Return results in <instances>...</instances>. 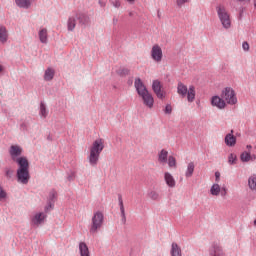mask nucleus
Here are the masks:
<instances>
[{"mask_svg": "<svg viewBox=\"0 0 256 256\" xmlns=\"http://www.w3.org/2000/svg\"><path fill=\"white\" fill-rule=\"evenodd\" d=\"M55 77V70L53 68H47L44 73V81H53Z\"/></svg>", "mask_w": 256, "mask_h": 256, "instance_id": "obj_24", "label": "nucleus"}, {"mask_svg": "<svg viewBox=\"0 0 256 256\" xmlns=\"http://www.w3.org/2000/svg\"><path fill=\"white\" fill-rule=\"evenodd\" d=\"M164 181H165L166 185H168V187H170L171 189H173L175 187V185H177L175 178L169 172L164 173Z\"/></svg>", "mask_w": 256, "mask_h": 256, "instance_id": "obj_16", "label": "nucleus"}, {"mask_svg": "<svg viewBox=\"0 0 256 256\" xmlns=\"http://www.w3.org/2000/svg\"><path fill=\"white\" fill-rule=\"evenodd\" d=\"M129 17H133V12H130V13H129Z\"/></svg>", "mask_w": 256, "mask_h": 256, "instance_id": "obj_54", "label": "nucleus"}, {"mask_svg": "<svg viewBox=\"0 0 256 256\" xmlns=\"http://www.w3.org/2000/svg\"><path fill=\"white\" fill-rule=\"evenodd\" d=\"M5 177H7V179H11V177H13V170L7 168L5 171Z\"/></svg>", "mask_w": 256, "mask_h": 256, "instance_id": "obj_40", "label": "nucleus"}, {"mask_svg": "<svg viewBox=\"0 0 256 256\" xmlns=\"http://www.w3.org/2000/svg\"><path fill=\"white\" fill-rule=\"evenodd\" d=\"M38 36H39L40 43L47 44L48 34H47L46 28L41 29L38 33Z\"/></svg>", "mask_w": 256, "mask_h": 256, "instance_id": "obj_26", "label": "nucleus"}, {"mask_svg": "<svg viewBox=\"0 0 256 256\" xmlns=\"http://www.w3.org/2000/svg\"><path fill=\"white\" fill-rule=\"evenodd\" d=\"M221 97L228 105H237V96L235 90L231 87H226L222 90Z\"/></svg>", "mask_w": 256, "mask_h": 256, "instance_id": "obj_6", "label": "nucleus"}, {"mask_svg": "<svg viewBox=\"0 0 256 256\" xmlns=\"http://www.w3.org/2000/svg\"><path fill=\"white\" fill-rule=\"evenodd\" d=\"M169 157V151L162 149L159 153H158V161L159 163H161L162 165H165V163H167V158Z\"/></svg>", "mask_w": 256, "mask_h": 256, "instance_id": "obj_22", "label": "nucleus"}, {"mask_svg": "<svg viewBox=\"0 0 256 256\" xmlns=\"http://www.w3.org/2000/svg\"><path fill=\"white\" fill-rule=\"evenodd\" d=\"M39 115L42 116L44 119L47 118V115H49V111H47V106H45V103H40V112Z\"/></svg>", "mask_w": 256, "mask_h": 256, "instance_id": "obj_30", "label": "nucleus"}, {"mask_svg": "<svg viewBox=\"0 0 256 256\" xmlns=\"http://www.w3.org/2000/svg\"><path fill=\"white\" fill-rule=\"evenodd\" d=\"M252 148H253V146H251V145L246 146V149H252Z\"/></svg>", "mask_w": 256, "mask_h": 256, "instance_id": "obj_52", "label": "nucleus"}, {"mask_svg": "<svg viewBox=\"0 0 256 256\" xmlns=\"http://www.w3.org/2000/svg\"><path fill=\"white\" fill-rule=\"evenodd\" d=\"M168 166L169 167H177V160L173 156L168 157Z\"/></svg>", "mask_w": 256, "mask_h": 256, "instance_id": "obj_34", "label": "nucleus"}, {"mask_svg": "<svg viewBox=\"0 0 256 256\" xmlns=\"http://www.w3.org/2000/svg\"><path fill=\"white\" fill-rule=\"evenodd\" d=\"M75 27H77V16H70L67 21V29L68 31H75Z\"/></svg>", "mask_w": 256, "mask_h": 256, "instance_id": "obj_20", "label": "nucleus"}, {"mask_svg": "<svg viewBox=\"0 0 256 256\" xmlns=\"http://www.w3.org/2000/svg\"><path fill=\"white\" fill-rule=\"evenodd\" d=\"M98 3L100 5V7H105V5H106V3L104 1H101V0H99Z\"/></svg>", "mask_w": 256, "mask_h": 256, "instance_id": "obj_47", "label": "nucleus"}, {"mask_svg": "<svg viewBox=\"0 0 256 256\" xmlns=\"http://www.w3.org/2000/svg\"><path fill=\"white\" fill-rule=\"evenodd\" d=\"M134 87L139 97H141L143 105H145V107H148V109H153V105H155V98H153V94L149 92L147 86H145L141 78L135 79Z\"/></svg>", "mask_w": 256, "mask_h": 256, "instance_id": "obj_2", "label": "nucleus"}, {"mask_svg": "<svg viewBox=\"0 0 256 256\" xmlns=\"http://www.w3.org/2000/svg\"><path fill=\"white\" fill-rule=\"evenodd\" d=\"M209 256H225V252L223 251V247L217 242L212 243L209 248Z\"/></svg>", "mask_w": 256, "mask_h": 256, "instance_id": "obj_10", "label": "nucleus"}, {"mask_svg": "<svg viewBox=\"0 0 256 256\" xmlns=\"http://www.w3.org/2000/svg\"><path fill=\"white\" fill-rule=\"evenodd\" d=\"M189 0H176L177 7L181 8L185 3H187Z\"/></svg>", "mask_w": 256, "mask_h": 256, "instance_id": "obj_41", "label": "nucleus"}, {"mask_svg": "<svg viewBox=\"0 0 256 256\" xmlns=\"http://www.w3.org/2000/svg\"><path fill=\"white\" fill-rule=\"evenodd\" d=\"M79 253H80V256H91V252L89 251V246H87V243L85 242L79 243Z\"/></svg>", "mask_w": 256, "mask_h": 256, "instance_id": "obj_19", "label": "nucleus"}, {"mask_svg": "<svg viewBox=\"0 0 256 256\" xmlns=\"http://www.w3.org/2000/svg\"><path fill=\"white\" fill-rule=\"evenodd\" d=\"M148 197L150 199H152V201H159L160 197H159V193L157 191H150L148 193Z\"/></svg>", "mask_w": 256, "mask_h": 256, "instance_id": "obj_31", "label": "nucleus"}, {"mask_svg": "<svg viewBox=\"0 0 256 256\" xmlns=\"http://www.w3.org/2000/svg\"><path fill=\"white\" fill-rule=\"evenodd\" d=\"M27 127V122H23L22 124H20L21 131H27Z\"/></svg>", "mask_w": 256, "mask_h": 256, "instance_id": "obj_45", "label": "nucleus"}, {"mask_svg": "<svg viewBox=\"0 0 256 256\" xmlns=\"http://www.w3.org/2000/svg\"><path fill=\"white\" fill-rule=\"evenodd\" d=\"M228 163H229V165H236L237 164V155L231 153L228 156Z\"/></svg>", "mask_w": 256, "mask_h": 256, "instance_id": "obj_33", "label": "nucleus"}, {"mask_svg": "<svg viewBox=\"0 0 256 256\" xmlns=\"http://www.w3.org/2000/svg\"><path fill=\"white\" fill-rule=\"evenodd\" d=\"M170 255L171 256H183V253L181 251V247H179V244H177L175 242L172 243Z\"/></svg>", "mask_w": 256, "mask_h": 256, "instance_id": "obj_21", "label": "nucleus"}, {"mask_svg": "<svg viewBox=\"0 0 256 256\" xmlns=\"http://www.w3.org/2000/svg\"><path fill=\"white\" fill-rule=\"evenodd\" d=\"M242 49L243 51H249V43L247 41L242 43Z\"/></svg>", "mask_w": 256, "mask_h": 256, "instance_id": "obj_43", "label": "nucleus"}, {"mask_svg": "<svg viewBox=\"0 0 256 256\" xmlns=\"http://www.w3.org/2000/svg\"><path fill=\"white\" fill-rule=\"evenodd\" d=\"M127 3H129L130 5H133L135 3V0H126Z\"/></svg>", "mask_w": 256, "mask_h": 256, "instance_id": "obj_49", "label": "nucleus"}, {"mask_svg": "<svg viewBox=\"0 0 256 256\" xmlns=\"http://www.w3.org/2000/svg\"><path fill=\"white\" fill-rule=\"evenodd\" d=\"M164 113L165 115H171V113H173V107L171 106V104H167L165 106Z\"/></svg>", "mask_w": 256, "mask_h": 256, "instance_id": "obj_36", "label": "nucleus"}, {"mask_svg": "<svg viewBox=\"0 0 256 256\" xmlns=\"http://www.w3.org/2000/svg\"><path fill=\"white\" fill-rule=\"evenodd\" d=\"M210 193L215 197L219 196L221 193V186H219V184H213L210 188Z\"/></svg>", "mask_w": 256, "mask_h": 256, "instance_id": "obj_29", "label": "nucleus"}, {"mask_svg": "<svg viewBox=\"0 0 256 256\" xmlns=\"http://www.w3.org/2000/svg\"><path fill=\"white\" fill-rule=\"evenodd\" d=\"M110 3L116 9H119V7H121V1H119V0H110Z\"/></svg>", "mask_w": 256, "mask_h": 256, "instance_id": "obj_38", "label": "nucleus"}, {"mask_svg": "<svg viewBox=\"0 0 256 256\" xmlns=\"http://www.w3.org/2000/svg\"><path fill=\"white\" fill-rule=\"evenodd\" d=\"M216 181L219 182V179H221V173L215 172Z\"/></svg>", "mask_w": 256, "mask_h": 256, "instance_id": "obj_46", "label": "nucleus"}, {"mask_svg": "<svg viewBox=\"0 0 256 256\" xmlns=\"http://www.w3.org/2000/svg\"><path fill=\"white\" fill-rule=\"evenodd\" d=\"M193 173H195V163L194 162H189L187 165V169L185 172V177H193Z\"/></svg>", "mask_w": 256, "mask_h": 256, "instance_id": "obj_27", "label": "nucleus"}, {"mask_svg": "<svg viewBox=\"0 0 256 256\" xmlns=\"http://www.w3.org/2000/svg\"><path fill=\"white\" fill-rule=\"evenodd\" d=\"M3 71V65H0V73Z\"/></svg>", "mask_w": 256, "mask_h": 256, "instance_id": "obj_53", "label": "nucleus"}, {"mask_svg": "<svg viewBox=\"0 0 256 256\" xmlns=\"http://www.w3.org/2000/svg\"><path fill=\"white\" fill-rule=\"evenodd\" d=\"M216 13L222 27L224 29H231V15H229V12H227V8H225L223 5H218L216 7Z\"/></svg>", "mask_w": 256, "mask_h": 256, "instance_id": "obj_5", "label": "nucleus"}, {"mask_svg": "<svg viewBox=\"0 0 256 256\" xmlns=\"http://www.w3.org/2000/svg\"><path fill=\"white\" fill-rule=\"evenodd\" d=\"M187 95V100L189 103H193V101H195V86H189L188 88V92L186 93Z\"/></svg>", "mask_w": 256, "mask_h": 256, "instance_id": "obj_25", "label": "nucleus"}, {"mask_svg": "<svg viewBox=\"0 0 256 256\" xmlns=\"http://www.w3.org/2000/svg\"><path fill=\"white\" fill-rule=\"evenodd\" d=\"M161 89H163V86L161 85V81L154 80L152 82V91L155 93L158 99H165V94Z\"/></svg>", "mask_w": 256, "mask_h": 256, "instance_id": "obj_9", "label": "nucleus"}, {"mask_svg": "<svg viewBox=\"0 0 256 256\" xmlns=\"http://www.w3.org/2000/svg\"><path fill=\"white\" fill-rule=\"evenodd\" d=\"M151 57L156 63L163 61V50L160 45L155 44L151 50Z\"/></svg>", "mask_w": 256, "mask_h": 256, "instance_id": "obj_7", "label": "nucleus"}, {"mask_svg": "<svg viewBox=\"0 0 256 256\" xmlns=\"http://www.w3.org/2000/svg\"><path fill=\"white\" fill-rule=\"evenodd\" d=\"M15 4L20 8V9H29L31 5L33 4V0H14Z\"/></svg>", "mask_w": 256, "mask_h": 256, "instance_id": "obj_18", "label": "nucleus"}, {"mask_svg": "<svg viewBox=\"0 0 256 256\" xmlns=\"http://www.w3.org/2000/svg\"><path fill=\"white\" fill-rule=\"evenodd\" d=\"M47 140H48V141H53V138L51 137V135H48V136H47Z\"/></svg>", "mask_w": 256, "mask_h": 256, "instance_id": "obj_50", "label": "nucleus"}, {"mask_svg": "<svg viewBox=\"0 0 256 256\" xmlns=\"http://www.w3.org/2000/svg\"><path fill=\"white\" fill-rule=\"evenodd\" d=\"M2 199H7V192L0 185V201H2Z\"/></svg>", "mask_w": 256, "mask_h": 256, "instance_id": "obj_37", "label": "nucleus"}, {"mask_svg": "<svg viewBox=\"0 0 256 256\" xmlns=\"http://www.w3.org/2000/svg\"><path fill=\"white\" fill-rule=\"evenodd\" d=\"M53 209H55V204L47 202V205L44 208L45 213H49V211H53Z\"/></svg>", "mask_w": 256, "mask_h": 256, "instance_id": "obj_35", "label": "nucleus"}, {"mask_svg": "<svg viewBox=\"0 0 256 256\" xmlns=\"http://www.w3.org/2000/svg\"><path fill=\"white\" fill-rule=\"evenodd\" d=\"M220 195L222 197H225L227 195V188L226 187L220 188Z\"/></svg>", "mask_w": 256, "mask_h": 256, "instance_id": "obj_44", "label": "nucleus"}, {"mask_svg": "<svg viewBox=\"0 0 256 256\" xmlns=\"http://www.w3.org/2000/svg\"><path fill=\"white\" fill-rule=\"evenodd\" d=\"M103 149H105V140L103 138H98L92 143L89 148L90 154L88 155V161L91 167H97Z\"/></svg>", "mask_w": 256, "mask_h": 256, "instance_id": "obj_3", "label": "nucleus"}, {"mask_svg": "<svg viewBox=\"0 0 256 256\" xmlns=\"http://www.w3.org/2000/svg\"><path fill=\"white\" fill-rule=\"evenodd\" d=\"M117 73L120 77H127V75H129L130 70L129 68H120L119 70H117Z\"/></svg>", "mask_w": 256, "mask_h": 256, "instance_id": "obj_32", "label": "nucleus"}, {"mask_svg": "<svg viewBox=\"0 0 256 256\" xmlns=\"http://www.w3.org/2000/svg\"><path fill=\"white\" fill-rule=\"evenodd\" d=\"M243 13H245V7H241L239 9V15H238V19L242 20L243 19Z\"/></svg>", "mask_w": 256, "mask_h": 256, "instance_id": "obj_42", "label": "nucleus"}, {"mask_svg": "<svg viewBox=\"0 0 256 256\" xmlns=\"http://www.w3.org/2000/svg\"><path fill=\"white\" fill-rule=\"evenodd\" d=\"M240 160L242 163H249V161H255L256 160V155L252 154L251 152L244 151L240 155Z\"/></svg>", "mask_w": 256, "mask_h": 256, "instance_id": "obj_17", "label": "nucleus"}, {"mask_svg": "<svg viewBox=\"0 0 256 256\" xmlns=\"http://www.w3.org/2000/svg\"><path fill=\"white\" fill-rule=\"evenodd\" d=\"M75 15H76V19L78 21V25H80V27L85 28L88 25H91V18H89V15L87 13L78 12Z\"/></svg>", "mask_w": 256, "mask_h": 256, "instance_id": "obj_8", "label": "nucleus"}, {"mask_svg": "<svg viewBox=\"0 0 256 256\" xmlns=\"http://www.w3.org/2000/svg\"><path fill=\"white\" fill-rule=\"evenodd\" d=\"M188 91L189 89L187 88V85L183 84L182 82L178 83V86H177L178 95H181V97H187Z\"/></svg>", "mask_w": 256, "mask_h": 256, "instance_id": "obj_23", "label": "nucleus"}, {"mask_svg": "<svg viewBox=\"0 0 256 256\" xmlns=\"http://www.w3.org/2000/svg\"><path fill=\"white\" fill-rule=\"evenodd\" d=\"M254 8L256 9V0H254Z\"/></svg>", "mask_w": 256, "mask_h": 256, "instance_id": "obj_55", "label": "nucleus"}, {"mask_svg": "<svg viewBox=\"0 0 256 256\" xmlns=\"http://www.w3.org/2000/svg\"><path fill=\"white\" fill-rule=\"evenodd\" d=\"M47 219V214L43 212L36 213L32 218H31V223L32 225L39 226L43 221Z\"/></svg>", "mask_w": 256, "mask_h": 256, "instance_id": "obj_12", "label": "nucleus"}, {"mask_svg": "<svg viewBox=\"0 0 256 256\" xmlns=\"http://www.w3.org/2000/svg\"><path fill=\"white\" fill-rule=\"evenodd\" d=\"M117 23H119V19L113 18V25H117Z\"/></svg>", "mask_w": 256, "mask_h": 256, "instance_id": "obj_48", "label": "nucleus"}, {"mask_svg": "<svg viewBox=\"0 0 256 256\" xmlns=\"http://www.w3.org/2000/svg\"><path fill=\"white\" fill-rule=\"evenodd\" d=\"M240 1L241 3H243V1H247L248 3H251V0H238Z\"/></svg>", "mask_w": 256, "mask_h": 256, "instance_id": "obj_51", "label": "nucleus"}, {"mask_svg": "<svg viewBox=\"0 0 256 256\" xmlns=\"http://www.w3.org/2000/svg\"><path fill=\"white\" fill-rule=\"evenodd\" d=\"M56 201H57V190L52 189L49 192V195H48V198H47V202L55 204Z\"/></svg>", "mask_w": 256, "mask_h": 256, "instance_id": "obj_28", "label": "nucleus"}, {"mask_svg": "<svg viewBox=\"0 0 256 256\" xmlns=\"http://www.w3.org/2000/svg\"><path fill=\"white\" fill-rule=\"evenodd\" d=\"M9 41V31L7 30V27L5 26H0V43L2 45H5Z\"/></svg>", "mask_w": 256, "mask_h": 256, "instance_id": "obj_15", "label": "nucleus"}, {"mask_svg": "<svg viewBox=\"0 0 256 256\" xmlns=\"http://www.w3.org/2000/svg\"><path fill=\"white\" fill-rule=\"evenodd\" d=\"M105 222V215H103V212L97 211L94 212L90 224V233L91 235H95V233H98L101 227H103V223Z\"/></svg>", "mask_w": 256, "mask_h": 256, "instance_id": "obj_4", "label": "nucleus"}, {"mask_svg": "<svg viewBox=\"0 0 256 256\" xmlns=\"http://www.w3.org/2000/svg\"><path fill=\"white\" fill-rule=\"evenodd\" d=\"M9 155L17 163L18 169L16 170V179L18 183L22 185H27L31 179V174L29 173V160L23 155V148L19 145H12L9 149Z\"/></svg>", "mask_w": 256, "mask_h": 256, "instance_id": "obj_1", "label": "nucleus"}, {"mask_svg": "<svg viewBox=\"0 0 256 256\" xmlns=\"http://www.w3.org/2000/svg\"><path fill=\"white\" fill-rule=\"evenodd\" d=\"M224 143L227 147H235V145H237V137L233 135V130L225 136Z\"/></svg>", "mask_w": 256, "mask_h": 256, "instance_id": "obj_14", "label": "nucleus"}, {"mask_svg": "<svg viewBox=\"0 0 256 256\" xmlns=\"http://www.w3.org/2000/svg\"><path fill=\"white\" fill-rule=\"evenodd\" d=\"M67 180L68 181H75V172L74 171H70L67 175Z\"/></svg>", "mask_w": 256, "mask_h": 256, "instance_id": "obj_39", "label": "nucleus"}, {"mask_svg": "<svg viewBox=\"0 0 256 256\" xmlns=\"http://www.w3.org/2000/svg\"><path fill=\"white\" fill-rule=\"evenodd\" d=\"M254 225L256 226V219L254 220Z\"/></svg>", "mask_w": 256, "mask_h": 256, "instance_id": "obj_56", "label": "nucleus"}, {"mask_svg": "<svg viewBox=\"0 0 256 256\" xmlns=\"http://www.w3.org/2000/svg\"><path fill=\"white\" fill-rule=\"evenodd\" d=\"M118 205L120 208L121 222L123 225L127 223V216L125 215V205L123 204V196L118 194Z\"/></svg>", "mask_w": 256, "mask_h": 256, "instance_id": "obj_11", "label": "nucleus"}, {"mask_svg": "<svg viewBox=\"0 0 256 256\" xmlns=\"http://www.w3.org/2000/svg\"><path fill=\"white\" fill-rule=\"evenodd\" d=\"M212 107H217L218 109H225L226 103L222 97L213 96L211 98Z\"/></svg>", "mask_w": 256, "mask_h": 256, "instance_id": "obj_13", "label": "nucleus"}]
</instances>
